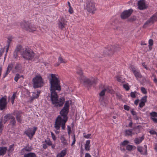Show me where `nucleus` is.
I'll return each mask as SVG.
<instances>
[{
  "instance_id": "obj_13",
  "label": "nucleus",
  "mask_w": 157,
  "mask_h": 157,
  "mask_svg": "<svg viewBox=\"0 0 157 157\" xmlns=\"http://www.w3.org/2000/svg\"><path fill=\"white\" fill-rule=\"evenodd\" d=\"M7 104L6 97H2L0 99V109L2 110L5 109Z\"/></svg>"
},
{
  "instance_id": "obj_15",
  "label": "nucleus",
  "mask_w": 157,
  "mask_h": 157,
  "mask_svg": "<svg viewBox=\"0 0 157 157\" xmlns=\"http://www.w3.org/2000/svg\"><path fill=\"white\" fill-rule=\"evenodd\" d=\"M22 46L20 45L17 46L16 48L13 53V56L14 58H17V53L19 52L21 54Z\"/></svg>"
},
{
  "instance_id": "obj_34",
  "label": "nucleus",
  "mask_w": 157,
  "mask_h": 157,
  "mask_svg": "<svg viewBox=\"0 0 157 157\" xmlns=\"http://www.w3.org/2000/svg\"><path fill=\"white\" fill-rule=\"evenodd\" d=\"M125 134L128 136L132 135V134H134L132 133V131L130 130H127L125 131Z\"/></svg>"
},
{
  "instance_id": "obj_49",
  "label": "nucleus",
  "mask_w": 157,
  "mask_h": 157,
  "mask_svg": "<svg viewBox=\"0 0 157 157\" xmlns=\"http://www.w3.org/2000/svg\"><path fill=\"white\" fill-rule=\"evenodd\" d=\"M105 91L104 90V89H103L102 91L100 93L99 95L101 96H104L105 94Z\"/></svg>"
},
{
  "instance_id": "obj_22",
  "label": "nucleus",
  "mask_w": 157,
  "mask_h": 157,
  "mask_svg": "<svg viewBox=\"0 0 157 157\" xmlns=\"http://www.w3.org/2000/svg\"><path fill=\"white\" fill-rule=\"evenodd\" d=\"M133 74L135 77L137 78H141L142 77V76L140 73V71L138 70L134 72Z\"/></svg>"
},
{
  "instance_id": "obj_38",
  "label": "nucleus",
  "mask_w": 157,
  "mask_h": 157,
  "mask_svg": "<svg viewBox=\"0 0 157 157\" xmlns=\"http://www.w3.org/2000/svg\"><path fill=\"white\" fill-rule=\"evenodd\" d=\"M137 93V92L136 91L133 92H131L130 93V96L132 98H135L136 97V94Z\"/></svg>"
},
{
  "instance_id": "obj_53",
  "label": "nucleus",
  "mask_w": 157,
  "mask_h": 157,
  "mask_svg": "<svg viewBox=\"0 0 157 157\" xmlns=\"http://www.w3.org/2000/svg\"><path fill=\"white\" fill-rule=\"evenodd\" d=\"M68 133L69 135L71 133V127L69 126H67Z\"/></svg>"
},
{
  "instance_id": "obj_63",
  "label": "nucleus",
  "mask_w": 157,
  "mask_h": 157,
  "mask_svg": "<svg viewBox=\"0 0 157 157\" xmlns=\"http://www.w3.org/2000/svg\"><path fill=\"white\" fill-rule=\"evenodd\" d=\"M16 97V93L13 94V95L11 98V99L14 100Z\"/></svg>"
},
{
  "instance_id": "obj_31",
  "label": "nucleus",
  "mask_w": 157,
  "mask_h": 157,
  "mask_svg": "<svg viewBox=\"0 0 157 157\" xmlns=\"http://www.w3.org/2000/svg\"><path fill=\"white\" fill-rule=\"evenodd\" d=\"M21 77L23 78V76L22 75H20L18 74H17L14 77V80L16 82H17L18 80Z\"/></svg>"
},
{
  "instance_id": "obj_28",
  "label": "nucleus",
  "mask_w": 157,
  "mask_h": 157,
  "mask_svg": "<svg viewBox=\"0 0 157 157\" xmlns=\"http://www.w3.org/2000/svg\"><path fill=\"white\" fill-rule=\"evenodd\" d=\"M58 62L60 63H66L67 61L66 59H63L61 56H60L58 58Z\"/></svg>"
},
{
  "instance_id": "obj_25",
  "label": "nucleus",
  "mask_w": 157,
  "mask_h": 157,
  "mask_svg": "<svg viewBox=\"0 0 157 157\" xmlns=\"http://www.w3.org/2000/svg\"><path fill=\"white\" fill-rule=\"evenodd\" d=\"M24 157H36V156L34 153L29 152L25 154L24 155Z\"/></svg>"
},
{
  "instance_id": "obj_24",
  "label": "nucleus",
  "mask_w": 157,
  "mask_h": 157,
  "mask_svg": "<svg viewBox=\"0 0 157 157\" xmlns=\"http://www.w3.org/2000/svg\"><path fill=\"white\" fill-rule=\"evenodd\" d=\"M77 74H78L80 76V81L82 80V78H83V77H85L83 75V73L82 70L81 69H78L77 70Z\"/></svg>"
},
{
  "instance_id": "obj_27",
  "label": "nucleus",
  "mask_w": 157,
  "mask_h": 157,
  "mask_svg": "<svg viewBox=\"0 0 157 157\" xmlns=\"http://www.w3.org/2000/svg\"><path fill=\"white\" fill-rule=\"evenodd\" d=\"M22 66L21 64L17 63L15 67V70L17 71H19L21 70Z\"/></svg>"
},
{
  "instance_id": "obj_3",
  "label": "nucleus",
  "mask_w": 157,
  "mask_h": 157,
  "mask_svg": "<svg viewBox=\"0 0 157 157\" xmlns=\"http://www.w3.org/2000/svg\"><path fill=\"white\" fill-rule=\"evenodd\" d=\"M21 55L24 59L28 60H31L33 59L35 54L34 52L29 47H22Z\"/></svg>"
},
{
  "instance_id": "obj_18",
  "label": "nucleus",
  "mask_w": 157,
  "mask_h": 157,
  "mask_svg": "<svg viewBox=\"0 0 157 157\" xmlns=\"http://www.w3.org/2000/svg\"><path fill=\"white\" fill-rule=\"evenodd\" d=\"M144 138V135H143L141 137L139 138H136L134 140L135 143L137 144H138L141 143Z\"/></svg>"
},
{
  "instance_id": "obj_52",
  "label": "nucleus",
  "mask_w": 157,
  "mask_h": 157,
  "mask_svg": "<svg viewBox=\"0 0 157 157\" xmlns=\"http://www.w3.org/2000/svg\"><path fill=\"white\" fill-rule=\"evenodd\" d=\"M124 109L125 110L128 111L130 109V107L127 105H125L124 106Z\"/></svg>"
},
{
  "instance_id": "obj_41",
  "label": "nucleus",
  "mask_w": 157,
  "mask_h": 157,
  "mask_svg": "<svg viewBox=\"0 0 157 157\" xmlns=\"http://www.w3.org/2000/svg\"><path fill=\"white\" fill-rule=\"evenodd\" d=\"M13 67V64H9L8 65L7 70L8 71H9V72H10V71L11 70Z\"/></svg>"
},
{
  "instance_id": "obj_50",
  "label": "nucleus",
  "mask_w": 157,
  "mask_h": 157,
  "mask_svg": "<svg viewBox=\"0 0 157 157\" xmlns=\"http://www.w3.org/2000/svg\"><path fill=\"white\" fill-rule=\"evenodd\" d=\"M90 145H85V149L86 151H89L90 150Z\"/></svg>"
},
{
  "instance_id": "obj_62",
  "label": "nucleus",
  "mask_w": 157,
  "mask_h": 157,
  "mask_svg": "<svg viewBox=\"0 0 157 157\" xmlns=\"http://www.w3.org/2000/svg\"><path fill=\"white\" fill-rule=\"evenodd\" d=\"M131 113L133 115H136V112L134 111L133 109H132L131 111Z\"/></svg>"
},
{
  "instance_id": "obj_5",
  "label": "nucleus",
  "mask_w": 157,
  "mask_h": 157,
  "mask_svg": "<svg viewBox=\"0 0 157 157\" xmlns=\"http://www.w3.org/2000/svg\"><path fill=\"white\" fill-rule=\"evenodd\" d=\"M86 9L89 13H94L96 10L95 3L94 0H86Z\"/></svg>"
},
{
  "instance_id": "obj_59",
  "label": "nucleus",
  "mask_w": 157,
  "mask_h": 157,
  "mask_svg": "<svg viewBox=\"0 0 157 157\" xmlns=\"http://www.w3.org/2000/svg\"><path fill=\"white\" fill-rule=\"evenodd\" d=\"M12 41V39L10 38H8V40L7 41V45H10L11 41Z\"/></svg>"
},
{
  "instance_id": "obj_17",
  "label": "nucleus",
  "mask_w": 157,
  "mask_h": 157,
  "mask_svg": "<svg viewBox=\"0 0 157 157\" xmlns=\"http://www.w3.org/2000/svg\"><path fill=\"white\" fill-rule=\"evenodd\" d=\"M15 116L17 122L20 123H21L22 121V117L21 113L19 112H17L16 113Z\"/></svg>"
},
{
  "instance_id": "obj_30",
  "label": "nucleus",
  "mask_w": 157,
  "mask_h": 157,
  "mask_svg": "<svg viewBox=\"0 0 157 157\" xmlns=\"http://www.w3.org/2000/svg\"><path fill=\"white\" fill-rule=\"evenodd\" d=\"M11 116L9 114H7L5 115L4 117V121H5L4 122V124H5L6 122L9 119H10V117Z\"/></svg>"
},
{
  "instance_id": "obj_61",
  "label": "nucleus",
  "mask_w": 157,
  "mask_h": 157,
  "mask_svg": "<svg viewBox=\"0 0 157 157\" xmlns=\"http://www.w3.org/2000/svg\"><path fill=\"white\" fill-rule=\"evenodd\" d=\"M10 72L8 71L7 70L6 71V72L5 73L4 75L3 76V78H5L7 75Z\"/></svg>"
},
{
  "instance_id": "obj_14",
  "label": "nucleus",
  "mask_w": 157,
  "mask_h": 157,
  "mask_svg": "<svg viewBox=\"0 0 157 157\" xmlns=\"http://www.w3.org/2000/svg\"><path fill=\"white\" fill-rule=\"evenodd\" d=\"M67 21L63 18H61L59 21L58 26L59 28L63 30L65 28V25H66Z\"/></svg>"
},
{
  "instance_id": "obj_26",
  "label": "nucleus",
  "mask_w": 157,
  "mask_h": 157,
  "mask_svg": "<svg viewBox=\"0 0 157 157\" xmlns=\"http://www.w3.org/2000/svg\"><path fill=\"white\" fill-rule=\"evenodd\" d=\"M10 124H11L12 126H14L16 125V121L15 117L13 116H11L10 117Z\"/></svg>"
},
{
  "instance_id": "obj_51",
  "label": "nucleus",
  "mask_w": 157,
  "mask_h": 157,
  "mask_svg": "<svg viewBox=\"0 0 157 157\" xmlns=\"http://www.w3.org/2000/svg\"><path fill=\"white\" fill-rule=\"evenodd\" d=\"M145 103L143 102H141L139 104V106L140 108H142L143 106L145 105Z\"/></svg>"
},
{
  "instance_id": "obj_57",
  "label": "nucleus",
  "mask_w": 157,
  "mask_h": 157,
  "mask_svg": "<svg viewBox=\"0 0 157 157\" xmlns=\"http://www.w3.org/2000/svg\"><path fill=\"white\" fill-rule=\"evenodd\" d=\"M91 134H88L87 135H84V137L88 139L90 138Z\"/></svg>"
},
{
  "instance_id": "obj_33",
  "label": "nucleus",
  "mask_w": 157,
  "mask_h": 157,
  "mask_svg": "<svg viewBox=\"0 0 157 157\" xmlns=\"http://www.w3.org/2000/svg\"><path fill=\"white\" fill-rule=\"evenodd\" d=\"M2 118L0 120V133H1L3 130L4 126L2 124Z\"/></svg>"
},
{
  "instance_id": "obj_1",
  "label": "nucleus",
  "mask_w": 157,
  "mask_h": 157,
  "mask_svg": "<svg viewBox=\"0 0 157 157\" xmlns=\"http://www.w3.org/2000/svg\"><path fill=\"white\" fill-rule=\"evenodd\" d=\"M51 77L49 78L50 84V91L51 92V100L54 106L57 108L62 106L64 102L65 98L63 97L58 99L57 93L56 90L60 91L61 87L60 81L55 74H50Z\"/></svg>"
},
{
  "instance_id": "obj_6",
  "label": "nucleus",
  "mask_w": 157,
  "mask_h": 157,
  "mask_svg": "<svg viewBox=\"0 0 157 157\" xmlns=\"http://www.w3.org/2000/svg\"><path fill=\"white\" fill-rule=\"evenodd\" d=\"M33 87L38 88L43 86V80L41 76H36L33 79Z\"/></svg>"
},
{
  "instance_id": "obj_20",
  "label": "nucleus",
  "mask_w": 157,
  "mask_h": 157,
  "mask_svg": "<svg viewBox=\"0 0 157 157\" xmlns=\"http://www.w3.org/2000/svg\"><path fill=\"white\" fill-rule=\"evenodd\" d=\"M7 150V147H0V155H4Z\"/></svg>"
},
{
  "instance_id": "obj_39",
  "label": "nucleus",
  "mask_w": 157,
  "mask_h": 157,
  "mask_svg": "<svg viewBox=\"0 0 157 157\" xmlns=\"http://www.w3.org/2000/svg\"><path fill=\"white\" fill-rule=\"evenodd\" d=\"M129 143V141H128V140H125L121 143V144L122 146H125L127 144Z\"/></svg>"
},
{
  "instance_id": "obj_8",
  "label": "nucleus",
  "mask_w": 157,
  "mask_h": 157,
  "mask_svg": "<svg viewBox=\"0 0 157 157\" xmlns=\"http://www.w3.org/2000/svg\"><path fill=\"white\" fill-rule=\"evenodd\" d=\"M37 129L36 127H33V129L32 130L31 128H29L24 132V134L26 135L30 139L33 138V136L35 134Z\"/></svg>"
},
{
  "instance_id": "obj_2",
  "label": "nucleus",
  "mask_w": 157,
  "mask_h": 157,
  "mask_svg": "<svg viewBox=\"0 0 157 157\" xmlns=\"http://www.w3.org/2000/svg\"><path fill=\"white\" fill-rule=\"evenodd\" d=\"M69 103L68 101H66L63 108L60 112V115L58 116L56 119L54 128L57 130L60 129V127L62 129H65V123L67 120V114L69 112Z\"/></svg>"
},
{
  "instance_id": "obj_35",
  "label": "nucleus",
  "mask_w": 157,
  "mask_h": 157,
  "mask_svg": "<svg viewBox=\"0 0 157 157\" xmlns=\"http://www.w3.org/2000/svg\"><path fill=\"white\" fill-rule=\"evenodd\" d=\"M14 144L10 145L9 147L8 151L9 152H12L14 150L13 147L14 146Z\"/></svg>"
},
{
  "instance_id": "obj_36",
  "label": "nucleus",
  "mask_w": 157,
  "mask_h": 157,
  "mask_svg": "<svg viewBox=\"0 0 157 157\" xmlns=\"http://www.w3.org/2000/svg\"><path fill=\"white\" fill-rule=\"evenodd\" d=\"M150 115L151 117H157V113L155 112H152L150 113Z\"/></svg>"
},
{
  "instance_id": "obj_7",
  "label": "nucleus",
  "mask_w": 157,
  "mask_h": 157,
  "mask_svg": "<svg viewBox=\"0 0 157 157\" xmlns=\"http://www.w3.org/2000/svg\"><path fill=\"white\" fill-rule=\"evenodd\" d=\"M80 81L83 82L85 85L90 86H92L93 84L96 83L97 82V79L92 78L90 80L86 78V77H83V78H82V80Z\"/></svg>"
},
{
  "instance_id": "obj_32",
  "label": "nucleus",
  "mask_w": 157,
  "mask_h": 157,
  "mask_svg": "<svg viewBox=\"0 0 157 157\" xmlns=\"http://www.w3.org/2000/svg\"><path fill=\"white\" fill-rule=\"evenodd\" d=\"M32 148L31 147H27L26 146L22 149L21 151H26L29 152L31 151L32 150Z\"/></svg>"
},
{
  "instance_id": "obj_42",
  "label": "nucleus",
  "mask_w": 157,
  "mask_h": 157,
  "mask_svg": "<svg viewBox=\"0 0 157 157\" xmlns=\"http://www.w3.org/2000/svg\"><path fill=\"white\" fill-rule=\"evenodd\" d=\"M45 142L46 143V144L48 146H51L52 145V143L51 141L49 140H45Z\"/></svg>"
},
{
  "instance_id": "obj_60",
  "label": "nucleus",
  "mask_w": 157,
  "mask_h": 157,
  "mask_svg": "<svg viewBox=\"0 0 157 157\" xmlns=\"http://www.w3.org/2000/svg\"><path fill=\"white\" fill-rule=\"evenodd\" d=\"M150 133L152 135L155 134L156 133V132L154 130H151L150 131Z\"/></svg>"
},
{
  "instance_id": "obj_54",
  "label": "nucleus",
  "mask_w": 157,
  "mask_h": 157,
  "mask_svg": "<svg viewBox=\"0 0 157 157\" xmlns=\"http://www.w3.org/2000/svg\"><path fill=\"white\" fill-rule=\"evenodd\" d=\"M51 135L52 136V139H53V140H54V141L56 140V136H55L54 134L52 132H51Z\"/></svg>"
},
{
  "instance_id": "obj_44",
  "label": "nucleus",
  "mask_w": 157,
  "mask_h": 157,
  "mask_svg": "<svg viewBox=\"0 0 157 157\" xmlns=\"http://www.w3.org/2000/svg\"><path fill=\"white\" fill-rule=\"evenodd\" d=\"M136 17L135 16H133L130 17L128 20L129 21H133L136 20Z\"/></svg>"
},
{
  "instance_id": "obj_58",
  "label": "nucleus",
  "mask_w": 157,
  "mask_h": 157,
  "mask_svg": "<svg viewBox=\"0 0 157 157\" xmlns=\"http://www.w3.org/2000/svg\"><path fill=\"white\" fill-rule=\"evenodd\" d=\"M142 65L146 70H147L148 69V68L147 67V65H145V63H142Z\"/></svg>"
},
{
  "instance_id": "obj_46",
  "label": "nucleus",
  "mask_w": 157,
  "mask_h": 157,
  "mask_svg": "<svg viewBox=\"0 0 157 157\" xmlns=\"http://www.w3.org/2000/svg\"><path fill=\"white\" fill-rule=\"evenodd\" d=\"M153 44V41L152 39H150L149 40V48H150V46H151Z\"/></svg>"
},
{
  "instance_id": "obj_10",
  "label": "nucleus",
  "mask_w": 157,
  "mask_h": 157,
  "mask_svg": "<svg viewBox=\"0 0 157 157\" xmlns=\"http://www.w3.org/2000/svg\"><path fill=\"white\" fill-rule=\"evenodd\" d=\"M133 10L130 9L124 11L121 14V17L122 19H125L129 17L132 14Z\"/></svg>"
},
{
  "instance_id": "obj_45",
  "label": "nucleus",
  "mask_w": 157,
  "mask_h": 157,
  "mask_svg": "<svg viewBox=\"0 0 157 157\" xmlns=\"http://www.w3.org/2000/svg\"><path fill=\"white\" fill-rule=\"evenodd\" d=\"M141 90L142 93L144 94H146L147 93L146 89L144 87H141Z\"/></svg>"
},
{
  "instance_id": "obj_23",
  "label": "nucleus",
  "mask_w": 157,
  "mask_h": 157,
  "mask_svg": "<svg viewBox=\"0 0 157 157\" xmlns=\"http://www.w3.org/2000/svg\"><path fill=\"white\" fill-rule=\"evenodd\" d=\"M136 147L133 145H127L126 146V149L128 151H131L132 150L136 149Z\"/></svg>"
},
{
  "instance_id": "obj_40",
  "label": "nucleus",
  "mask_w": 157,
  "mask_h": 157,
  "mask_svg": "<svg viewBox=\"0 0 157 157\" xmlns=\"http://www.w3.org/2000/svg\"><path fill=\"white\" fill-rule=\"evenodd\" d=\"M104 90L107 91L108 92H110L111 91V89L109 86H107L103 89Z\"/></svg>"
},
{
  "instance_id": "obj_16",
  "label": "nucleus",
  "mask_w": 157,
  "mask_h": 157,
  "mask_svg": "<svg viewBox=\"0 0 157 157\" xmlns=\"http://www.w3.org/2000/svg\"><path fill=\"white\" fill-rule=\"evenodd\" d=\"M144 147H145V152L144 153H143L142 147L141 146H138L137 147V150L139 152H140L141 154L147 155V146L146 145H144Z\"/></svg>"
},
{
  "instance_id": "obj_47",
  "label": "nucleus",
  "mask_w": 157,
  "mask_h": 157,
  "mask_svg": "<svg viewBox=\"0 0 157 157\" xmlns=\"http://www.w3.org/2000/svg\"><path fill=\"white\" fill-rule=\"evenodd\" d=\"M130 68L131 70L132 71L133 73L137 70L133 66H131L130 67Z\"/></svg>"
},
{
  "instance_id": "obj_19",
  "label": "nucleus",
  "mask_w": 157,
  "mask_h": 157,
  "mask_svg": "<svg viewBox=\"0 0 157 157\" xmlns=\"http://www.w3.org/2000/svg\"><path fill=\"white\" fill-rule=\"evenodd\" d=\"M60 140L61 143L63 145H67L68 144V143L67 140L64 137V135H63L60 137Z\"/></svg>"
},
{
  "instance_id": "obj_12",
  "label": "nucleus",
  "mask_w": 157,
  "mask_h": 157,
  "mask_svg": "<svg viewBox=\"0 0 157 157\" xmlns=\"http://www.w3.org/2000/svg\"><path fill=\"white\" fill-rule=\"evenodd\" d=\"M138 8L140 10H143L147 9L148 7L146 5L145 0H140L138 2Z\"/></svg>"
},
{
  "instance_id": "obj_56",
  "label": "nucleus",
  "mask_w": 157,
  "mask_h": 157,
  "mask_svg": "<svg viewBox=\"0 0 157 157\" xmlns=\"http://www.w3.org/2000/svg\"><path fill=\"white\" fill-rule=\"evenodd\" d=\"M68 12L71 14L73 13L74 11L71 7H69Z\"/></svg>"
},
{
  "instance_id": "obj_43",
  "label": "nucleus",
  "mask_w": 157,
  "mask_h": 157,
  "mask_svg": "<svg viewBox=\"0 0 157 157\" xmlns=\"http://www.w3.org/2000/svg\"><path fill=\"white\" fill-rule=\"evenodd\" d=\"M147 96H145L144 97H143L141 99V102H143L144 103H145L147 101Z\"/></svg>"
},
{
  "instance_id": "obj_29",
  "label": "nucleus",
  "mask_w": 157,
  "mask_h": 157,
  "mask_svg": "<svg viewBox=\"0 0 157 157\" xmlns=\"http://www.w3.org/2000/svg\"><path fill=\"white\" fill-rule=\"evenodd\" d=\"M140 127V126H138L136 127L133 128L132 130L135 131V133L136 134H137V133H139L140 131V129L139 128Z\"/></svg>"
},
{
  "instance_id": "obj_37",
  "label": "nucleus",
  "mask_w": 157,
  "mask_h": 157,
  "mask_svg": "<svg viewBox=\"0 0 157 157\" xmlns=\"http://www.w3.org/2000/svg\"><path fill=\"white\" fill-rule=\"evenodd\" d=\"M123 86L124 88L126 91L130 89L129 87L128 83L123 84Z\"/></svg>"
},
{
  "instance_id": "obj_64",
  "label": "nucleus",
  "mask_w": 157,
  "mask_h": 157,
  "mask_svg": "<svg viewBox=\"0 0 157 157\" xmlns=\"http://www.w3.org/2000/svg\"><path fill=\"white\" fill-rule=\"evenodd\" d=\"M151 119L155 123H157V118L151 117Z\"/></svg>"
},
{
  "instance_id": "obj_21",
  "label": "nucleus",
  "mask_w": 157,
  "mask_h": 157,
  "mask_svg": "<svg viewBox=\"0 0 157 157\" xmlns=\"http://www.w3.org/2000/svg\"><path fill=\"white\" fill-rule=\"evenodd\" d=\"M66 154V150H63L57 154L56 157H63Z\"/></svg>"
},
{
  "instance_id": "obj_48",
  "label": "nucleus",
  "mask_w": 157,
  "mask_h": 157,
  "mask_svg": "<svg viewBox=\"0 0 157 157\" xmlns=\"http://www.w3.org/2000/svg\"><path fill=\"white\" fill-rule=\"evenodd\" d=\"M122 78L119 76H117V80L118 82H123L122 81Z\"/></svg>"
},
{
  "instance_id": "obj_11",
  "label": "nucleus",
  "mask_w": 157,
  "mask_h": 157,
  "mask_svg": "<svg viewBox=\"0 0 157 157\" xmlns=\"http://www.w3.org/2000/svg\"><path fill=\"white\" fill-rule=\"evenodd\" d=\"M156 21H157V14H155L146 22L144 24V25H151Z\"/></svg>"
},
{
  "instance_id": "obj_9",
  "label": "nucleus",
  "mask_w": 157,
  "mask_h": 157,
  "mask_svg": "<svg viewBox=\"0 0 157 157\" xmlns=\"http://www.w3.org/2000/svg\"><path fill=\"white\" fill-rule=\"evenodd\" d=\"M120 46L116 44L113 46H112L111 47L109 48L108 51H107V50H105V51L107 52L105 53L106 54L111 55L113 54L114 52L120 50Z\"/></svg>"
},
{
  "instance_id": "obj_55",
  "label": "nucleus",
  "mask_w": 157,
  "mask_h": 157,
  "mask_svg": "<svg viewBox=\"0 0 157 157\" xmlns=\"http://www.w3.org/2000/svg\"><path fill=\"white\" fill-rule=\"evenodd\" d=\"M76 141V139L75 137V135H74L73 137V141L72 142V143L71 144V146H72L75 143Z\"/></svg>"
},
{
  "instance_id": "obj_4",
  "label": "nucleus",
  "mask_w": 157,
  "mask_h": 157,
  "mask_svg": "<svg viewBox=\"0 0 157 157\" xmlns=\"http://www.w3.org/2000/svg\"><path fill=\"white\" fill-rule=\"evenodd\" d=\"M21 26L22 29L29 32H33L36 29L35 25L28 21H24L21 23Z\"/></svg>"
}]
</instances>
